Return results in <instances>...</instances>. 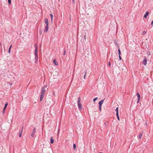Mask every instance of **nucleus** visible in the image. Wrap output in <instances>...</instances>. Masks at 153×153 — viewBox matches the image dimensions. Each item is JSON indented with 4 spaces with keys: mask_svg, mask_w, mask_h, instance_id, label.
<instances>
[{
    "mask_svg": "<svg viewBox=\"0 0 153 153\" xmlns=\"http://www.w3.org/2000/svg\"><path fill=\"white\" fill-rule=\"evenodd\" d=\"M47 86L43 87L42 88L41 94L40 96V102H41L43 100V98L44 97V94L46 92L45 88L47 87Z\"/></svg>",
    "mask_w": 153,
    "mask_h": 153,
    "instance_id": "f257e3e1",
    "label": "nucleus"
},
{
    "mask_svg": "<svg viewBox=\"0 0 153 153\" xmlns=\"http://www.w3.org/2000/svg\"><path fill=\"white\" fill-rule=\"evenodd\" d=\"M35 52H34L35 56H38V49H37V48L36 44H35Z\"/></svg>",
    "mask_w": 153,
    "mask_h": 153,
    "instance_id": "f03ea898",
    "label": "nucleus"
},
{
    "mask_svg": "<svg viewBox=\"0 0 153 153\" xmlns=\"http://www.w3.org/2000/svg\"><path fill=\"white\" fill-rule=\"evenodd\" d=\"M143 64L146 65L147 63V59L146 56L144 57V59L143 62Z\"/></svg>",
    "mask_w": 153,
    "mask_h": 153,
    "instance_id": "7ed1b4c3",
    "label": "nucleus"
},
{
    "mask_svg": "<svg viewBox=\"0 0 153 153\" xmlns=\"http://www.w3.org/2000/svg\"><path fill=\"white\" fill-rule=\"evenodd\" d=\"M36 128H34L33 130V131H32V133H31V134H30V136L32 137H33L34 134H35V133L36 132Z\"/></svg>",
    "mask_w": 153,
    "mask_h": 153,
    "instance_id": "20e7f679",
    "label": "nucleus"
},
{
    "mask_svg": "<svg viewBox=\"0 0 153 153\" xmlns=\"http://www.w3.org/2000/svg\"><path fill=\"white\" fill-rule=\"evenodd\" d=\"M8 105V103L7 102H6L5 104L3 110V113H4L5 109H6Z\"/></svg>",
    "mask_w": 153,
    "mask_h": 153,
    "instance_id": "39448f33",
    "label": "nucleus"
},
{
    "mask_svg": "<svg viewBox=\"0 0 153 153\" xmlns=\"http://www.w3.org/2000/svg\"><path fill=\"white\" fill-rule=\"evenodd\" d=\"M49 27L48 25H46L45 27L44 32H47L48 30Z\"/></svg>",
    "mask_w": 153,
    "mask_h": 153,
    "instance_id": "423d86ee",
    "label": "nucleus"
},
{
    "mask_svg": "<svg viewBox=\"0 0 153 153\" xmlns=\"http://www.w3.org/2000/svg\"><path fill=\"white\" fill-rule=\"evenodd\" d=\"M78 107L79 108V110H81L82 109V104L80 103V102L79 103H77Z\"/></svg>",
    "mask_w": 153,
    "mask_h": 153,
    "instance_id": "0eeeda50",
    "label": "nucleus"
},
{
    "mask_svg": "<svg viewBox=\"0 0 153 153\" xmlns=\"http://www.w3.org/2000/svg\"><path fill=\"white\" fill-rule=\"evenodd\" d=\"M104 100H105V99H104L103 100H102L99 101V106H102V104H103Z\"/></svg>",
    "mask_w": 153,
    "mask_h": 153,
    "instance_id": "6e6552de",
    "label": "nucleus"
},
{
    "mask_svg": "<svg viewBox=\"0 0 153 153\" xmlns=\"http://www.w3.org/2000/svg\"><path fill=\"white\" fill-rule=\"evenodd\" d=\"M23 128V126H22V128L21 130L19 131V137H21L22 135V129Z\"/></svg>",
    "mask_w": 153,
    "mask_h": 153,
    "instance_id": "1a4fd4ad",
    "label": "nucleus"
},
{
    "mask_svg": "<svg viewBox=\"0 0 153 153\" xmlns=\"http://www.w3.org/2000/svg\"><path fill=\"white\" fill-rule=\"evenodd\" d=\"M53 62L54 65H58V62H57L56 59H55L53 60Z\"/></svg>",
    "mask_w": 153,
    "mask_h": 153,
    "instance_id": "9d476101",
    "label": "nucleus"
},
{
    "mask_svg": "<svg viewBox=\"0 0 153 153\" xmlns=\"http://www.w3.org/2000/svg\"><path fill=\"white\" fill-rule=\"evenodd\" d=\"M44 21L46 25H48V19L47 18H45Z\"/></svg>",
    "mask_w": 153,
    "mask_h": 153,
    "instance_id": "9b49d317",
    "label": "nucleus"
},
{
    "mask_svg": "<svg viewBox=\"0 0 153 153\" xmlns=\"http://www.w3.org/2000/svg\"><path fill=\"white\" fill-rule=\"evenodd\" d=\"M149 14V12L148 11H146L144 16V18H147V16Z\"/></svg>",
    "mask_w": 153,
    "mask_h": 153,
    "instance_id": "f8f14e48",
    "label": "nucleus"
},
{
    "mask_svg": "<svg viewBox=\"0 0 153 153\" xmlns=\"http://www.w3.org/2000/svg\"><path fill=\"white\" fill-rule=\"evenodd\" d=\"M54 140L53 138V137H51L50 138V143L51 144H53L54 143Z\"/></svg>",
    "mask_w": 153,
    "mask_h": 153,
    "instance_id": "ddd939ff",
    "label": "nucleus"
},
{
    "mask_svg": "<svg viewBox=\"0 0 153 153\" xmlns=\"http://www.w3.org/2000/svg\"><path fill=\"white\" fill-rule=\"evenodd\" d=\"M137 95L138 97V99L139 100H140V94L138 92L137 93Z\"/></svg>",
    "mask_w": 153,
    "mask_h": 153,
    "instance_id": "4468645a",
    "label": "nucleus"
},
{
    "mask_svg": "<svg viewBox=\"0 0 153 153\" xmlns=\"http://www.w3.org/2000/svg\"><path fill=\"white\" fill-rule=\"evenodd\" d=\"M38 59V56H35V62L36 63V62H37Z\"/></svg>",
    "mask_w": 153,
    "mask_h": 153,
    "instance_id": "2eb2a0df",
    "label": "nucleus"
},
{
    "mask_svg": "<svg viewBox=\"0 0 153 153\" xmlns=\"http://www.w3.org/2000/svg\"><path fill=\"white\" fill-rule=\"evenodd\" d=\"M50 16L51 17V22H52V21H53V14H51V13L50 14Z\"/></svg>",
    "mask_w": 153,
    "mask_h": 153,
    "instance_id": "dca6fc26",
    "label": "nucleus"
},
{
    "mask_svg": "<svg viewBox=\"0 0 153 153\" xmlns=\"http://www.w3.org/2000/svg\"><path fill=\"white\" fill-rule=\"evenodd\" d=\"M143 134V131L139 134V138L140 139L141 138V137H142V136Z\"/></svg>",
    "mask_w": 153,
    "mask_h": 153,
    "instance_id": "f3484780",
    "label": "nucleus"
},
{
    "mask_svg": "<svg viewBox=\"0 0 153 153\" xmlns=\"http://www.w3.org/2000/svg\"><path fill=\"white\" fill-rule=\"evenodd\" d=\"M73 146L74 149V150H75L76 149V145L75 144V143L73 144Z\"/></svg>",
    "mask_w": 153,
    "mask_h": 153,
    "instance_id": "a211bd4d",
    "label": "nucleus"
},
{
    "mask_svg": "<svg viewBox=\"0 0 153 153\" xmlns=\"http://www.w3.org/2000/svg\"><path fill=\"white\" fill-rule=\"evenodd\" d=\"M118 55H119V56L121 54V51H120V49L119 48H118Z\"/></svg>",
    "mask_w": 153,
    "mask_h": 153,
    "instance_id": "6ab92c4d",
    "label": "nucleus"
},
{
    "mask_svg": "<svg viewBox=\"0 0 153 153\" xmlns=\"http://www.w3.org/2000/svg\"><path fill=\"white\" fill-rule=\"evenodd\" d=\"M81 101V98L80 97H79L78 99L77 103L80 102Z\"/></svg>",
    "mask_w": 153,
    "mask_h": 153,
    "instance_id": "aec40b11",
    "label": "nucleus"
},
{
    "mask_svg": "<svg viewBox=\"0 0 153 153\" xmlns=\"http://www.w3.org/2000/svg\"><path fill=\"white\" fill-rule=\"evenodd\" d=\"M11 0H8V2L9 4L10 5L11 4Z\"/></svg>",
    "mask_w": 153,
    "mask_h": 153,
    "instance_id": "412c9836",
    "label": "nucleus"
},
{
    "mask_svg": "<svg viewBox=\"0 0 153 153\" xmlns=\"http://www.w3.org/2000/svg\"><path fill=\"white\" fill-rule=\"evenodd\" d=\"M115 43L116 45L117 46V47L118 48H119V46L118 43L116 42Z\"/></svg>",
    "mask_w": 153,
    "mask_h": 153,
    "instance_id": "4be33fe9",
    "label": "nucleus"
},
{
    "mask_svg": "<svg viewBox=\"0 0 153 153\" xmlns=\"http://www.w3.org/2000/svg\"><path fill=\"white\" fill-rule=\"evenodd\" d=\"M97 97H96L93 99V101L94 102L95 101H96L97 99Z\"/></svg>",
    "mask_w": 153,
    "mask_h": 153,
    "instance_id": "5701e85b",
    "label": "nucleus"
},
{
    "mask_svg": "<svg viewBox=\"0 0 153 153\" xmlns=\"http://www.w3.org/2000/svg\"><path fill=\"white\" fill-rule=\"evenodd\" d=\"M101 108H102V106H99V110L100 111H101Z\"/></svg>",
    "mask_w": 153,
    "mask_h": 153,
    "instance_id": "b1692460",
    "label": "nucleus"
},
{
    "mask_svg": "<svg viewBox=\"0 0 153 153\" xmlns=\"http://www.w3.org/2000/svg\"><path fill=\"white\" fill-rule=\"evenodd\" d=\"M84 38L85 40V41L86 40V35L85 34L84 35Z\"/></svg>",
    "mask_w": 153,
    "mask_h": 153,
    "instance_id": "393cba45",
    "label": "nucleus"
},
{
    "mask_svg": "<svg viewBox=\"0 0 153 153\" xmlns=\"http://www.w3.org/2000/svg\"><path fill=\"white\" fill-rule=\"evenodd\" d=\"M11 49V48H9V50H8V53H10Z\"/></svg>",
    "mask_w": 153,
    "mask_h": 153,
    "instance_id": "a878e982",
    "label": "nucleus"
},
{
    "mask_svg": "<svg viewBox=\"0 0 153 153\" xmlns=\"http://www.w3.org/2000/svg\"><path fill=\"white\" fill-rule=\"evenodd\" d=\"M118 107H117L116 108V112H118Z\"/></svg>",
    "mask_w": 153,
    "mask_h": 153,
    "instance_id": "bb28decb",
    "label": "nucleus"
},
{
    "mask_svg": "<svg viewBox=\"0 0 153 153\" xmlns=\"http://www.w3.org/2000/svg\"><path fill=\"white\" fill-rule=\"evenodd\" d=\"M65 52H66V50L64 49V53L63 54V55L64 56L65 55Z\"/></svg>",
    "mask_w": 153,
    "mask_h": 153,
    "instance_id": "cd10ccee",
    "label": "nucleus"
},
{
    "mask_svg": "<svg viewBox=\"0 0 153 153\" xmlns=\"http://www.w3.org/2000/svg\"><path fill=\"white\" fill-rule=\"evenodd\" d=\"M146 33V32L145 31H143V35H145Z\"/></svg>",
    "mask_w": 153,
    "mask_h": 153,
    "instance_id": "c85d7f7f",
    "label": "nucleus"
},
{
    "mask_svg": "<svg viewBox=\"0 0 153 153\" xmlns=\"http://www.w3.org/2000/svg\"><path fill=\"white\" fill-rule=\"evenodd\" d=\"M117 119L119 121H120V119L119 117V116H117Z\"/></svg>",
    "mask_w": 153,
    "mask_h": 153,
    "instance_id": "c756f323",
    "label": "nucleus"
},
{
    "mask_svg": "<svg viewBox=\"0 0 153 153\" xmlns=\"http://www.w3.org/2000/svg\"><path fill=\"white\" fill-rule=\"evenodd\" d=\"M119 59L120 60H121L122 59V58L121 56H120V55L119 56Z\"/></svg>",
    "mask_w": 153,
    "mask_h": 153,
    "instance_id": "7c9ffc66",
    "label": "nucleus"
},
{
    "mask_svg": "<svg viewBox=\"0 0 153 153\" xmlns=\"http://www.w3.org/2000/svg\"><path fill=\"white\" fill-rule=\"evenodd\" d=\"M116 115L117 116H119L118 111V112H116Z\"/></svg>",
    "mask_w": 153,
    "mask_h": 153,
    "instance_id": "2f4dec72",
    "label": "nucleus"
},
{
    "mask_svg": "<svg viewBox=\"0 0 153 153\" xmlns=\"http://www.w3.org/2000/svg\"><path fill=\"white\" fill-rule=\"evenodd\" d=\"M86 72H85L84 74V79H85V75H86Z\"/></svg>",
    "mask_w": 153,
    "mask_h": 153,
    "instance_id": "473e14b6",
    "label": "nucleus"
},
{
    "mask_svg": "<svg viewBox=\"0 0 153 153\" xmlns=\"http://www.w3.org/2000/svg\"><path fill=\"white\" fill-rule=\"evenodd\" d=\"M108 65L109 66H110L111 65V62H108Z\"/></svg>",
    "mask_w": 153,
    "mask_h": 153,
    "instance_id": "72a5a7b5",
    "label": "nucleus"
},
{
    "mask_svg": "<svg viewBox=\"0 0 153 153\" xmlns=\"http://www.w3.org/2000/svg\"><path fill=\"white\" fill-rule=\"evenodd\" d=\"M153 24V21H152L151 22V25H152Z\"/></svg>",
    "mask_w": 153,
    "mask_h": 153,
    "instance_id": "f704fd0d",
    "label": "nucleus"
},
{
    "mask_svg": "<svg viewBox=\"0 0 153 153\" xmlns=\"http://www.w3.org/2000/svg\"><path fill=\"white\" fill-rule=\"evenodd\" d=\"M137 100H138L137 101V103H138L140 101V100H139L138 99Z\"/></svg>",
    "mask_w": 153,
    "mask_h": 153,
    "instance_id": "c9c22d12",
    "label": "nucleus"
},
{
    "mask_svg": "<svg viewBox=\"0 0 153 153\" xmlns=\"http://www.w3.org/2000/svg\"><path fill=\"white\" fill-rule=\"evenodd\" d=\"M53 95L55 96V91H53Z\"/></svg>",
    "mask_w": 153,
    "mask_h": 153,
    "instance_id": "e433bc0d",
    "label": "nucleus"
},
{
    "mask_svg": "<svg viewBox=\"0 0 153 153\" xmlns=\"http://www.w3.org/2000/svg\"><path fill=\"white\" fill-rule=\"evenodd\" d=\"M59 129L58 130V135L59 134Z\"/></svg>",
    "mask_w": 153,
    "mask_h": 153,
    "instance_id": "4c0bfd02",
    "label": "nucleus"
},
{
    "mask_svg": "<svg viewBox=\"0 0 153 153\" xmlns=\"http://www.w3.org/2000/svg\"><path fill=\"white\" fill-rule=\"evenodd\" d=\"M72 1L74 4L75 3L74 0H72Z\"/></svg>",
    "mask_w": 153,
    "mask_h": 153,
    "instance_id": "58836bf2",
    "label": "nucleus"
},
{
    "mask_svg": "<svg viewBox=\"0 0 153 153\" xmlns=\"http://www.w3.org/2000/svg\"><path fill=\"white\" fill-rule=\"evenodd\" d=\"M12 45H11L9 48H11V47H12Z\"/></svg>",
    "mask_w": 153,
    "mask_h": 153,
    "instance_id": "ea45409f",
    "label": "nucleus"
},
{
    "mask_svg": "<svg viewBox=\"0 0 153 153\" xmlns=\"http://www.w3.org/2000/svg\"><path fill=\"white\" fill-rule=\"evenodd\" d=\"M83 76V74L82 73V74H81V76Z\"/></svg>",
    "mask_w": 153,
    "mask_h": 153,
    "instance_id": "a19ab883",
    "label": "nucleus"
},
{
    "mask_svg": "<svg viewBox=\"0 0 153 153\" xmlns=\"http://www.w3.org/2000/svg\"><path fill=\"white\" fill-rule=\"evenodd\" d=\"M1 45V42H0V46Z\"/></svg>",
    "mask_w": 153,
    "mask_h": 153,
    "instance_id": "79ce46f5",
    "label": "nucleus"
},
{
    "mask_svg": "<svg viewBox=\"0 0 153 153\" xmlns=\"http://www.w3.org/2000/svg\"><path fill=\"white\" fill-rule=\"evenodd\" d=\"M105 125H106V123H105Z\"/></svg>",
    "mask_w": 153,
    "mask_h": 153,
    "instance_id": "37998d69",
    "label": "nucleus"
},
{
    "mask_svg": "<svg viewBox=\"0 0 153 153\" xmlns=\"http://www.w3.org/2000/svg\"><path fill=\"white\" fill-rule=\"evenodd\" d=\"M41 45H40V47H41Z\"/></svg>",
    "mask_w": 153,
    "mask_h": 153,
    "instance_id": "c03bdc74",
    "label": "nucleus"
},
{
    "mask_svg": "<svg viewBox=\"0 0 153 153\" xmlns=\"http://www.w3.org/2000/svg\"><path fill=\"white\" fill-rule=\"evenodd\" d=\"M100 153H102V152H100Z\"/></svg>",
    "mask_w": 153,
    "mask_h": 153,
    "instance_id": "a18cd8bd",
    "label": "nucleus"
}]
</instances>
